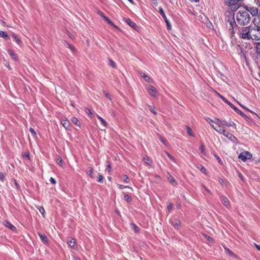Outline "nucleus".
Segmentation results:
<instances>
[{
	"label": "nucleus",
	"mask_w": 260,
	"mask_h": 260,
	"mask_svg": "<svg viewBox=\"0 0 260 260\" xmlns=\"http://www.w3.org/2000/svg\"><path fill=\"white\" fill-rule=\"evenodd\" d=\"M253 30H255L254 27L250 26L246 27H242L239 29L238 34L240 37L244 40H260V35L257 34H252Z\"/></svg>",
	"instance_id": "f257e3e1"
},
{
	"label": "nucleus",
	"mask_w": 260,
	"mask_h": 260,
	"mask_svg": "<svg viewBox=\"0 0 260 260\" xmlns=\"http://www.w3.org/2000/svg\"><path fill=\"white\" fill-rule=\"evenodd\" d=\"M250 19V15L247 11H239L237 14L236 20L240 25H247L249 22Z\"/></svg>",
	"instance_id": "f03ea898"
},
{
	"label": "nucleus",
	"mask_w": 260,
	"mask_h": 260,
	"mask_svg": "<svg viewBox=\"0 0 260 260\" xmlns=\"http://www.w3.org/2000/svg\"><path fill=\"white\" fill-rule=\"evenodd\" d=\"M238 157L242 161H245L247 159H250L252 157V154L246 151H244L240 153Z\"/></svg>",
	"instance_id": "7ed1b4c3"
},
{
	"label": "nucleus",
	"mask_w": 260,
	"mask_h": 260,
	"mask_svg": "<svg viewBox=\"0 0 260 260\" xmlns=\"http://www.w3.org/2000/svg\"><path fill=\"white\" fill-rule=\"evenodd\" d=\"M223 135L226 137L229 140H230L233 143L235 144L238 143V139L233 134L228 132L226 131H223Z\"/></svg>",
	"instance_id": "20e7f679"
},
{
	"label": "nucleus",
	"mask_w": 260,
	"mask_h": 260,
	"mask_svg": "<svg viewBox=\"0 0 260 260\" xmlns=\"http://www.w3.org/2000/svg\"><path fill=\"white\" fill-rule=\"evenodd\" d=\"M169 222L177 230H179L181 228V221L177 218L170 219Z\"/></svg>",
	"instance_id": "39448f33"
},
{
	"label": "nucleus",
	"mask_w": 260,
	"mask_h": 260,
	"mask_svg": "<svg viewBox=\"0 0 260 260\" xmlns=\"http://www.w3.org/2000/svg\"><path fill=\"white\" fill-rule=\"evenodd\" d=\"M244 8L246 11L249 12L253 16H255L258 15V9L255 7H249L247 6H244Z\"/></svg>",
	"instance_id": "423d86ee"
},
{
	"label": "nucleus",
	"mask_w": 260,
	"mask_h": 260,
	"mask_svg": "<svg viewBox=\"0 0 260 260\" xmlns=\"http://www.w3.org/2000/svg\"><path fill=\"white\" fill-rule=\"evenodd\" d=\"M147 90L149 94L155 97L157 93L156 89L151 85H149L147 86Z\"/></svg>",
	"instance_id": "0eeeda50"
},
{
	"label": "nucleus",
	"mask_w": 260,
	"mask_h": 260,
	"mask_svg": "<svg viewBox=\"0 0 260 260\" xmlns=\"http://www.w3.org/2000/svg\"><path fill=\"white\" fill-rule=\"evenodd\" d=\"M60 123L66 129H70L71 124L70 121L66 118L63 117L61 118Z\"/></svg>",
	"instance_id": "6e6552de"
},
{
	"label": "nucleus",
	"mask_w": 260,
	"mask_h": 260,
	"mask_svg": "<svg viewBox=\"0 0 260 260\" xmlns=\"http://www.w3.org/2000/svg\"><path fill=\"white\" fill-rule=\"evenodd\" d=\"M220 199L222 204L227 208H229L230 207V202L229 201L228 199L223 196H221L220 197Z\"/></svg>",
	"instance_id": "1a4fd4ad"
},
{
	"label": "nucleus",
	"mask_w": 260,
	"mask_h": 260,
	"mask_svg": "<svg viewBox=\"0 0 260 260\" xmlns=\"http://www.w3.org/2000/svg\"><path fill=\"white\" fill-rule=\"evenodd\" d=\"M125 21L126 23L133 29L137 30L138 28V25L129 18H126Z\"/></svg>",
	"instance_id": "9d476101"
},
{
	"label": "nucleus",
	"mask_w": 260,
	"mask_h": 260,
	"mask_svg": "<svg viewBox=\"0 0 260 260\" xmlns=\"http://www.w3.org/2000/svg\"><path fill=\"white\" fill-rule=\"evenodd\" d=\"M99 15H100L101 17H102L104 20L107 22L108 23L110 24L112 26H114V23L109 19L108 17L105 16V15L101 11L98 10L97 11Z\"/></svg>",
	"instance_id": "9b49d317"
},
{
	"label": "nucleus",
	"mask_w": 260,
	"mask_h": 260,
	"mask_svg": "<svg viewBox=\"0 0 260 260\" xmlns=\"http://www.w3.org/2000/svg\"><path fill=\"white\" fill-rule=\"evenodd\" d=\"M168 181L173 185L177 186L178 185L177 182L176 181L173 176L169 173L168 172Z\"/></svg>",
	"instance_id": "f8f14e48"
},
{
	"label": "nucleus",
	"mask_w": 260,
	"mask_h": 260,
	"mask_svg": "<svg viewBox=\"0 0 260 260\" xmlns=\"http://www.w3.org/2000/svg\"><path fill=\"white\" fill-rule=\"evenodd\" d=\"M8 52L11 58L15 61H17L18 60V56L14 51L9 49Z\"/></svg>",
	"instance_id": "ddd939ff"
},
{
	"label": "nucleus",
	"mask_w": 260,
	"mask_h": 260,
	"mask_svg": "<svg viewBox=\"0 0 260 260\" xmlns=\"http://www.w3.org/2000/svg\"><path fill=\"white\" fill-rule=\"evenodd\" d=\"M221 124L222 125H225L228 127L232 126L235 129H236V124L233 121H230V122H228L225 120L222 121L221 122Z\"/></svg>",
	"instance_id": "4468645a"
},
{
	"label": "nucleus",
	"mask_w": 260,
	"mask_h": 260,
	"mask_svg": "<svg viewBox=\"0 0 260 260\" xmlns=\"http://www.w3.org/2000/svg\"><path fill=\"white\" fill-rule=\"evenodd\" d=\"M69 246L74 249H77L76 241L74 238H71L70 240L68 241Z\"/></svg>",
	"instance_id": "2eb2a0df"
},
{
	"label": "nucleus",
	"mask_w": 260,
	"mask_h": 260,
	"mask_svg": "<svg viewBox=\"0 0 260 260\" xmlns=\"http://www.w3.org/2000/svg\"><path fill=\"white\" fill-rule=\"evenodd\" d=\"M224 1L226 5L232 6V5H235V4H237L240 1V0H224Z\"/></svg>",
	"instance_id": "dca6fc26"
},
{
	"label": "nucleus",
	"mask_w": 260,
	"mask_h": 260,
	"mask_svg": "<svg viewBox=\"0 0 260 260\" xmlns=\"http://www.w3.org/2000/svg\"><path fill=\"white\" fill-rule=\"evenodd\" d=\"M4 225L8 228L11 229L13 231H16V228L9 221H5Z\"/></svg>",
	"instance_id": "f3484780"
},
{
	"label": "nucleus",
	"mask_w": 260,
	"mask_h": 260,
	"mask_svg": "<svg viewBox=\"0 0 260 260\" xmlns=\"http://www.w3.org/2000/svg\"><path fill=\"white\" fill-rule=\"evenodd\" d=\"M229 14V16H228L227 22L229 23H233V22L235 21L234 13L230 12Z\"/></svg>",
	"instance_id": "a211bd4d"
},
{
	"label": "nucleus",
	"mask_w": 260,
	"mask_h": 260,
	"mask_svg": "<svg viewBox=\"0 0 260 260\" xmlns=\"http://www.w3.org/2000/svg\"><path fill=\"white\" fill-rule=\"evenodd\" d=\"M13 40L15 41L19 45L21 46L22 44L21 40L14 34L12 35Z\"/></svg>",
	"instance_id": "6ab92c4d"
},
{
	"label": "nucleus",
	"mask_w": 260,
	"mask_h": 260,
	"mask_svg": "<svg viewBox=\"0 0 260 260\" xmlns=\"http://www.w3.org/2000/svg\"><path fill=\"white\" fill-rule=\"evenodd\" d=\"M38 235L42 240V241L45 243H48V239L45 234L38 233Z\"/></svg>",
	"instance_id": "aec40b11"
},
{
	"label": "nucleus",
	"mask_w": 260,
	"mask_h": 260,
	"mask_svg": "<svg viewBox=\"0 0 260 260\" xmlns=\"http://www.w3.org/2000/svg\"><path fill=\"white\" fill-rule=\"evenodd\" d=\"M158 12L161 15V17L165 20L167 19V16L165 13V12L161 7L158 8Z\"/></svg>",
	"instance_id": "412c9836"
},
{
	"label": "nucleus",
	"mask_w": 260,
	"mask_h": 260,
	"mask_svg": "<svg viewBox=\"0 0 260 260\" xmlns=\"http://www.w3.org/2000/svg\"><path fill=\"white\" fill-rule=\"evenodd\" d=\"M144 161L149 166H151L152 164V161L151 160L150 158L147 156H146L143 158Z\"/></svg>",
	"instance_id": "4be33fe9"
},
{
	"label": "nucleus",
	"mask_w": 260,
	"mask_h": 260,
	"mask_svg": "<svg viewBox=\"0 0 260 260\" xmlns=\"http://www.w3.org/2000/svg\"><path fill=\"white\" fill-rule=\"evenodd\" d=\"M142 76L143 77V78L146 82L148 83H151L153 82V80L150 77L146 75L145 74L143 73V75H142Z\"/></svg>",
	"instance_id": "5701e85b"
},
{
	"label": "nucleus",
	"mask_w": 260,
	"mask_h": 260,
	"mask_svg": "<svg viewBox=\"0 0 260 260\" xmlns=\"http://www.w3.org/2000/svg\"><path fill=\"white\" fill-rule=\"evenodd\" d=\"M87 174L88 175H89L90 178H93L94 177V176L93 175V169L92 168L89 167L87 169Z\"/></svg>",
	"instance_id": "b1692460"
},
{
	"label": "nucleus",
	"mask_w": 260,
	"mask_h": 260,
	"mask_svg": "<svg viewBox=\"0 0 260 260\" xmlns=\"http://www.w3.org/2000/svg\"><path fill=\"white\" fill-rule=\"evenodd\" d=\"M255 49L256 53L258 55H260V42L256 43Z\"/></svg>",
	"instance_id": "393cba45"
},
{
	"label": "nucleus",
	"mask_w": 260,
	"mask_h": 260,
	"mask_svg": "<svg viewBox=\"0 0 260 260\" xmlns=\"http://www.w3.org/2000/svg\"><path fill=\"white\" fill-rule=\"evenodd\" d=\"M236 113L240 115L242 117L245 119H249V118L247 116L246 114H245L241 110H240L239 108L236 111Z\"/></svg>",
	"instance_id": "a878e982"
},
{
	"label": "nucleus",
	"mask_w": 260,
	"mask_h": 260,
	"mask_svg": "<svg viewBox=\"0 0 260 260\" xmlns=\"http://www.w3.org/2000/svg\"><path fill=\"white\" fill-rule=\"evenodd\" d=\"M71 121L75 124V125L80 126V122L78 120V119L76 117H72L71 118Z\"/></svg>",
	"instance_id": "bb28decb"
},
{
	"label": "nucleus",
	"mask_w": 260,
	"mask_h": 260,
	"mask_svg": "<svg viewBox=\"0 0 260 260\" xmlns=\"http://www.w3.org/2000/svg\"><path fill=\"white\" fill-rule=\"evenodd\" d=\"M121 179L126 183H128L130 182V179L128 177V176L126 175H123L122 176Z\"/></svg>",
	"instance_id": "cd10ccee"
},
{
	"label": "nucleus",
	"mask_w": 260,
	"mask_h": 260,
	"mask_svg": "<svg viewBox=\"0 0 260 260\" xmlns=\"http://www.w3.org/2000/svg\"><path fill=\"white\" fill-rule=\"evenodd\" d=\"M214 130L217 131L220 134H221L223 135V131H225L224 128L221 127L220 124L218 125V127L217 128H214Z\"/></svg>",
	"instance_id": "c85d7f7f"
},
{
	"label": "nucleus",
	"mask_w": 260,
	"mask_h": 260,
	"mask_svg": "<svg viewBox=\"0 0 260 260\" xmlns=\"http://www.w3.org/2000/svg\"><path fill=\"white\" fill-rule=\"evenodd\" d=\"M198 168L205 174H207V169L202 165H199Z\"/></svg>",
	"instance_id": "c756f323"
},
{
	"label": "nucleus",
	"mask_w": 260,
	"mask_h": 260,
	"mask_svg": "<svg viewBox=\"0 0 260 260\" xmlns=\"http://www.w3.org/2000/svg\"><path fill=\"white\" fill-rule=\"evenodd\" d=\"M0 37L4 38L6 39H8L9 38L7 33L2 30H0Z\"/></svg>",
	"instance_id": "7c9ffc66"
},
{
	"label": "nucleus",
	"mask_w": 260,
	"mask_h": 260,
	"mask_svg": "<svg viewBox=\"0 0 260 260\" xmlns=\"http://www.w3.org/2000/svg\"><path fill=\"white\" fill-rule=\"evenodd\" d=\"M123 198L127 203H130L132 200V197L126 193H124Z\"/></svg>",
	"instance_id": "2f4dec72"
},
{
	"label": "nucleus",
	"mask_w": 260,
	"mask_h": 260,
	"mask_svg": "<svg viewBox=\"0 0 260 260\" xmlns=\"http://www.w3.org/2000/svg\"><path fill=\"white\" fill-rule=\"evenodd\" d=\"M185 128L187 130V134L190 136L194 137V135H193V134L192 133L191 128L188 125H186Z\"/></svg>",
	"instance_id": "473e14b6"
},
{
	"label": "nucleus",
	"mask_w": 260,
	"mask_h": 260,
	"mask_svg": "<svg viewBox=\"0 0 260 260\" xmlns=\"http://www.w3.org/2000/svg\"><path fill=\"white\" fill-rule=\"evenodd\" d=\"M40 213L42 214L43 217L45 216V210L44 208L42 206H39L37 207Z\"/></svg>",
	"instance_id": "72a5a7b5"
},
{
	"label": "nucleus",
	"mask_w": 260,
	"mask_h": 260,
	"mask_svg": "<svg viewBox=\"0 0 260 260\" xmlns=\"http://www.w3.org/2000/svg\"><path fill=\"white\" fill-rule=\"evenodd\" d=\"M159 139L160 141L165 145H168L167 140L166 139H165V138H164L161 136H159Z\"/></svg>",
	"instance_id": "f704fd0d"
},
{
	"label": "nucleus",
	"mask_w": 260,
	"mask_h": 260,
	"mask_svg": "<svg viewBox=\"0 0 260 260\" xmlns=\"http://www.w3.org/2000/svg\"><path fill=\"white\" fill-rule=\"evenodd\" d=\"M214 156L215 157L216 160L218 161V163L221 165H223V162L221 158L216 154H213Z\"/></svg>",
	"instance_id": "c9c22d12"
},
{
	"label": "nucleus",
	"mask_w": 260,
	"mask_h": 260,
	"mask_svg": "<svg viewBox=\"0 0 260 260\" xmlns=\"http://www.w3.org/2000/svg\"><path fill=\"white\" fill-rule=\"evenodd\" d=\"M205 146H204V144L202 143L199 147V150L200 151L201 153H202L203 154H205Z\"/></svg>",
	"instance_id": "e433bc0d"
},
{
	"label": "nucleus",
	"mask_w": 260,
	"mask_h": 260,
	"mask_svg": "<svg viewBox=\"0 0 260 260\" xmlns=\"http://www.w3.org/2000/svg\"><path fill=\"white\" fill-rule=\"evenodd\" d=\"M97 117L101 121L102 123L104 125V126L106 127L107 125V123L106 122V121L100 116L98 115Z\"/></svg>",
	"instance_id": "4c0bfd02"
},
{
	"label": "nucleus",
	"mask_w": 260,
	"mask_h": 260,
	"mask_svg": "<svg viewBox=\"0 0 260 260\" xmlns=\"http://www.w3.org/2000/svg\"><path fill=\"white\" fill-rule=\"evenodd\" d=\"M225 250L226 252H228V253L230 255L232 256H233V257H236V254H235L232 250H231L229 248H225Z\"/></svg>",
	"instance_id": "58836bf2"
},
{
	"label": "nucleus",
	"mask_w": 260,
	"mask_h": 260,
	"mask_svg": "<svg viewBox=\"0 0 260 260\" xmlns=\"http://www.w3.org/2000/svg\"><path fill=\"white\" fill-rule=\"evenodd\" d=\"M132 226L133 227V229L136 233H139L140 232V228L138 226H137L135 223H132Z\"/></svg>",
	"instance_id": "ea45409f"
},
{
	"label": "nucleus",
	"mask_w": 260,
	"mask_h": 260,
	"mask_svg": "<svg viewBox=\"0 0 260 260\" xmlns=\"http://www.w3.org/2000/svg\"><path fill=\"white\" fill-rule=\"evenodd\" d=\"M165 21L166 23L167 29L168 30H171L172 28L171 23L170 22L169 20L167 19L165 20Z\"/></svg>",
	"instance_id": "a19ab883"
},
{
	"label": "nucleus",
	"mask_w": 260,
	"mask_h": 260,
	"mask_svg": "<svg viewBox=\"0 0 260 260\" xmlns=\"http://www.w3.org/2000/svg\"><path fill=\"white\" fill-rule=\"evenodd\" d=\"M230 35L231 38H233L235 34V31L234 28H229Z\"/></svg>",
	"instance_id": "79ce46f5"
},
{
	"label": "nucleus",
	"mask_w": 260,
	"mask_h": 260,
	"mask_svg": "<svg viewBox=\"0 0 260 260\" xmlns=\"http://www.w3.org/2000/svg\"><path fill=\"white\" fill-rule=\"evenodd\" d=\"M67 46L73 51L74 52L75 50V48L71 44H69L68 42H66Z\"/></svg>",
	"instance_id": "37998d69"
},
{
	"label": "nucleus",
	"mask_w": 260,
	"mask_h": 260,
	"mask_svg": "<svg viewBox=\"0 0 260 260\" xmlns=\"http://www.w3.org/2000/svg\"><path fill=\"white\" fill-rule=\"evenodd\" d=\"M233 7L232 8L233 11H237L239 8L240 7L239 4H235V5H232Z\"/></svg>",
	"instance_id": "c03bdc74"
},
{
	"label": "nucleus",
	"mask_w": 260,
	"mask_h": 260,
	"mask_svg": "<svg viewBox=\"0 0 260 260\" xmlns=\"http://www.w3.org/2000/svg\"><path fill=\"white\" fill-rule=\"evenodd\" d=\"M222 120H220L218 118H215L214 120V123L218 124H221V122H222Z\"/></svg>",
	"instance_id": "a18cd8bd"
},
{
	"label": "nucleus",
	"mask_w": 260,
	"mask_h": 260,
	"mask_svg": "<svg viewBox=\"0 0 260 260\" xmlns=\"http://www.w3.org/2000/svg\"><path fill=\"white\" fill-rule=\"evenodd\" d=\"M216 93L217 95L224 102L225 101H226V99L224 98L223 95H222L219 93L216 92Z\"/></svg>",
	"instance_id": "49530a36"
},
{
	"label": "nucleus",
	"mask_w": 260,
	"mask_h": 260,
	"mask_svg": "<svg viewBox=\"0 0 260 260\" xmlns=\"http://www.w3.org/2000/svg\"><path fill=\"white\" fill-rule=\"evenodd\" d=\"M237 49L238 51L239 50H240V54L241 55L242 54H243V55L244 56V57H245V55H244V53L243 52V49H242V48L239 45H237Z\"/></svg>",
	"instance_id": "de8ad7c7"
},
{
	"label": "nucleus",
	"mask_w": 260,
	"mask_h": 260,
	"mask_svg": "<svg viewBox=\"0 0 260 260\" xmlns=\"http://www.w3.org/2000/svg\"><path fill=\"white\" fill-rule=\"evenodd\" d=\"M23 156L25 158H26L28 159H29L30 158V154H29V152H25L23 155Z\"/></svg>",
	"instance_id": "09e8293b"
},
{
	"label": "nucleus",
	"mask_w": 260,
	"mask_h": 260,
	"mask_svg": "<svg viewBox=\"0 0 260 260\" xmlns=\"http://www.w3.org/2000/svg\"><path fill=\"white\" fill-rule=\"evenodd\" d=\"M85 112L90 116H92V113L91 112V111L89 109L87 108H85Z\"/></svg>",
	"instance_id": "8fccbe9b"
},
{
	"label": "nucleus",
	"mask_w": 260,
	"mask_h": 260,
	"mask_svg": "<svg viewBox=\"0 0 260 260\" xmlns=\"http://www.w3.org/2000/svg\"><path fill=\"white\" fill-rule=\"evenodd\" d=\"M166 153L167 154V155L168 156V157L172 161H174V158L173 157V156L171 155L169 152H166Z\"/></svg>",
	"instance_id": "3c124183"
},
{
	"label": "nucleus",
	"mask_w": 260,
	"mask_h": 260,
	"mask_svg": "<svg viewBox=\"0 0 260 260\" xmlns=\"http://www.w3.org/2000/svg\"><path fill=\"white\" fill-rule=\"evenodd\" d=\"M107 169L109 171H111L112 170V167L111 165H110V162L109 161L107 162Z\"/></svg>",
	"instance_id": "603ef678"
},
{
	"label": "nucleus",
	"mask_w": 260,
	"mask_h": 260,
	"mask_svg": "<svg viewBox=\"0 0 260 260\" xmlns=\"http://www.w3.org/2000/svg\"><path fill=\"white\" fill-rule=\"evenodd\" d=\"M29 130L30 132V133L32 134V135H33L34 136H36L37 133H36V131L34 130V129H33L32 127H30Z\"/></svg>",
	"instance_id": "864d4df0"
},
{
	"label": "nucleus",
	"mask_w": 260,
	"mask_h": 260,
	"mask_svg": "<svg viewBox=\"0 0 260 260\" xmlns=\"http://www.w3.org/2000/svg\"><path fill=\"white\" fill-rule=\"evenodd\" d=\"M239 105H240V106L241 107H242L243 108H244V109H245L246 110H247V111H249V112H251V113H254V112H253L252 111H251V110L249 109H248V108H247L246 107H245V106H243V105H242V104H239Z\"/></svg>",
	"instance_id": "5fc2aeb1"
},
{
	"label": "nucleus",
	"mask_w": 260,
	"mask_h": 260,
	"mask_svg": "<svg viewBox=\"0 0 260 260\" xmlns=\"http://www.w3.org/2000/svg\"><path fill=\"white\" fill-rule=\"evenodd\" d=\"M230 28H234V26H237V24L236 23V21H234L233 23H230Z\"/></svg>",
	"instance_id": "6e6d98bb"
},
{
	"label": "nucleus",
	"mask_w": 260,
	"mask_h": 260,
	"mask_svg": "<svg viewBox=\"0 0 260 260\" xmlns=\"http://www.w3.org/2000/svg\"><path fill=\"white\" fill-rule=\"evenodd\" d=\"M173 205L171 203H170L167 206V209H168V210L171 211L173 209Z\"/></svg>",
	"instance_id": "4d7b16f0"
},
{
	"label": "nucleus",
	"mask_w": 260,
	"mask_h": 260,
	"mask_svg": "<svg viewBox=\"0 0 260 260\" xmlns=\"http://www.w3.org/2000/svg\"><path fill=\"white\" fill-rule=\"evenodd\" d=\"M103 177L102 175L99 174L98 178V181L100 182H103Z\"/></svg>",
	"instance_id": "13d9d810"
},
{
	"label": "nucleus",
	"mask_w": 260,
	"mask_h": 260,
	"mask_svg": "<svg viewBox=\"0 0 260 260\" xmlns=\"http://www.w3.org/2000/svg\"><path fill=\"white\" fill-rule=\"evenodd\" d=\"M5 177V175L2 173L0 172V180L4 182Z\"/></svg>",
	"instance_id": "bf43d9fd"
},
{
	"label": "nucleus",
	"mask_w": 260,
	"mask_h": 260,
	"mask_svg": "<svg viewBox=\"0 0 260 260\" xmlns=\"http://www.w3.org/2000/svg\"><path fill=\"white\" fill-rule=\"evenodd\" d=\"M202 187L208 193H209V194H211V191L209 189H208L204 184H202Z\"/></svg>",
	"instance_id": "052dcab7"
},
{
	"label": "nucleus",
	"mask_w": 260,
	"mask_h": 260,
	"mask_svg": "<svg viewBox=\"0 0 260 260\" xmlns=\"http://www.w3.org/2000/svg\"><path fill=\"white\" fill-rule=\"evenodd\" d=\"M118 186H119V187L120 189H123L125 188H129L128 186H125V185H121V184H118Z\"/></svg>",
	"instance_id": "680f3d73"
},
{
	"label": "nucleus",
	"mask_w": 260,
	"mask_h": 260,
	"mask_svg": "<svg viewBox=\"0 0 260 260\" xmlns=\"http://www.w3.org/2000/svg\"><path fill=\"white\" fill-rule=\"evenodd\" d=\"M149 108H150L149 110L151 112H152L154 114H156V112L155 111V110L154 109V108L153 107H152L151 106H149Z\"/></svg>",
	"instance_id": "e2e57ef3"
},
{
	"label": "nucleus",
	"mask_w": 260,
	"mask_h": 260,
	"mask_svg": "<svg viewBox=\"0 0 260 260\" xmlns=\"http://www.w3.org/2000/svg\"><path fill=\"white\" fill-rule=\"evenodd\" d=\"M50 180V181L52 183H53V184H56V180H55V179L54 178H52V177H51V178H50V180Z\"/></svg>",
	"instance_id": "0e129e2a"
},
{
	"label": "nucleus",
	"mask_w": 260,
	"mask_h": 260,
	"mask_svg": "<svg viewBox=\"0 0 260 260\" xmlns=\"http://www.w3.org/2000/svg\"><path fill=\"white\" fill-rule=\"evenodd\" d=\"M224 103L227 104L229 106H230L231 108L232 107V106L233 105V104L230 102H229L227 99L226 101L224 102Z\"/></svg>",
	"instance_id": "69168bd1"
},
{
	"label": "nucleus",
	"mask_w": 260,
	"mask_h": 260,
	"mask_svg": "<svg viewBox=\"0 0 260 260\" xmlns=\"http://www.w3.org/2000/svg\"><path fill=\"white\" fill-rule=\"evenodd\" d=\"M207 120V121L208 122V123L211 125L212 124H211V122H214V120H212V119L208 117L207 119H206Z\"/></svg>",
	"instance_id": "338daca9"
},
{
	"label": "nucleus",
	"mask_w": 260,
	"mask_h": 260,
	"mask_svg": "<svg viewBox=\"0 0 260 260\" xmlns=\"http://www.w3.org/2000/svg\"><path fill=\"white\" fill-rule=\"evenodd\" d=\"M206 238L209 241H213V239L209 236L205 235Z\"/></svg>",
	"instance_id": "774afa93"
}]
</instances>
